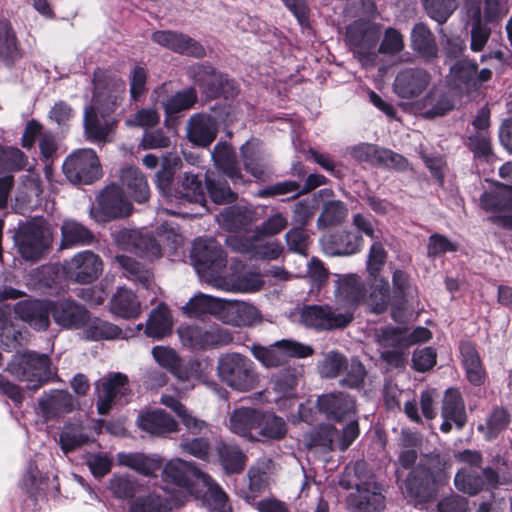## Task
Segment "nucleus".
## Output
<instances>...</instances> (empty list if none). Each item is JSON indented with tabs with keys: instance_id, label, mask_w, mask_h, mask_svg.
<instances>
[{
	"instance_id": "1",
	"label": "nucleus",
	"mask_w": 512,
	"mask_h": 512,
	"mask_svg": "<svg viewBox=\"0 0 512 512\" xmlns=\"http://www.w3.org/2000/svg\"><path fill=\"white\" fill-rule=\"evenodd\" d=\"M339 485L353 490L346 497V504L352 512H381L385 507V497L381 485L363 460L347 466L339 479Z\"/></svg>"
},
{
	"instance_id": "2",
	"label": "nucleus",
	"mask_w": 512,
	"mask_h": 512,
	"mask_svg": "<svg viewBox=\"0 0 512 512\" xmlns=\"http://www.w3.org/2000/svg\"><path fill=\"white\" fill-rule=\"evenodd\" d=\"M206 474L192 461L177 458L167 462L162 467V512L181 507L186 493L193 495L195 484Z\"/></svg>"
},
{
	"instance_id": "3",
	"label": "nucleus",
	"mask_w": 512,
	"mask_h": 512,
	"mask_svg": "<svg viewBox=\"0 0 512 512\" xmlns=\"http://www.w3.org/2000/svg\"><path fill=\"white\" fill-rule=\"evenodd\" d=\"M190 258L199 278L216 288L224 276L227 255L214 238H198L194 241Z\"/></svg>"
},
{
	"instance_id": "4",
	"label": "nucleus",
	"mask_w": 512,
	"mask_h": 512,
	"mask_svg": "<svg viewBox=\"0 0 512 512\" xmlns=\"http://www.w3.org/2000/svg\"><path fill=\"white\" fill-rule=\"evenodd\" d=\"M7 369L11 375L26 382L27 388L33 391L56 377L49 356L31 351L14 356Z\"/></svg>"
},
{
	"instance_id": "5",
	"label": "nucleus",
	"mask_w": 512,
	"mask_h": 512,
	"mask_svg": "<svg viewBox=\"0 0 512 512\" xmlns=\"http://www.w3.org/2000/svg\"><path fill=\"white\" fill-rule=\"evenodd\" d=\"M217 375L223 383L239 392L254 389L258 382L254 362L236 352L225 353L218 358Z\"/></svg>"
},
{
	"instance_id": "6",
	"label": "nucleus",
	"mask_w": 512,
	"mask_h": 512,
	"mask_svg": "<svg viewBox=\"0 0 512 512\" xmlns=\"http://www.w3.org/2000/svg\"><path fill=\"white\" fill-rule=\"evenodd\" d=\"M187 77L197 86L201 93L210 99L220 96L233 98L238 93L235 81L209 62L194 63L187 69Z\"/></svg>"
},
{
	"instance_id": "7",
	"label": "nucleus",
	"mask_w": 512,
	"mask_h": 512,
	"mask_svg": "<svg viewBox=\"0 0 512 512\" xmlns=\"http://www.w3.org/2000/svg\"><path fill=\"white\" fill-rule=\"evenodd\" d=\"M300 322L318 332L339 330L352 322V313L351 310H343L337 305H305L301 309Z\"/></svg>"
},
{
	"instance_id": "8",
	"label": "nucleus",
	"mask_w": 512,
	"mask_h": 512,
	"mask_svg": "<svg viewBox=\"0 0 512 512\" xmlns=\"http://www.w3.org/2000/svg\"><path fill=\"white\" fill-rule=\"evenodd\" d=\"M93 104L103 114H112L126 95V83L117 75L97 68L93 74Z\"/></svg>"
},
{
	"instance_id": "9",
	"label": "nucleus",
	"mask_w": 512,
	"mask_h": 512,
	"mask_svg": "<svg viewBox=\"0 0 512 512\" xmlns=\"http://www.w3.org/2000/svg\"><path fill=\"white\" fill-rule=\"evenodd\" d=\"M381 34L379 27L365 21H355L346 29V41L354 56L363 66H374L377 60V45Z\"/></svg>"
},
{
	"instance_id": "10",
	"label": "nucleus",
	"mask_w": 512,
	"mask_h": 512,
	"mask_svg": "<svg viewBox=\"0 0 512 512\" xmlns=\"http://www.w3.org/2000/svg\"><path fill=\"white\" fill-rule=\"evenodd\" d=\"M14 240L25 260L37 261L50 248L52 235L41 222L30 221L19 227Z\"/></svg>"
},
{
	"instance_id": "11",
	"label": "nucleus",
	"mask_w": 512,
	"mask_h": 512,
	"mask_svg": "<svg viewBox=\"0 0 512 512\" xmlns=\"http://www.w3.org/2000/svg\"><path fill=\"white\" fill-rule=\"evenodd\" d=\"M63 173L73 184H91L102 176L96 152L90 148L78 149L64 161Z\"/></svg>"
},
{
	"instance_id": "12",
	"label": "nucleus",
	"mask_w": 512,
	"mask_h": 512,
	"mask_svg": "<svg viewBox=\"0 0 512 512\" xmlns=\"http://www.w3.org/2000/svg\"><path fill=\"white\" fill-rule=\"evenodd\" d=\"M132 209V204L125 198L122 190L116 185H110L98 195L89 209V214L97 222H107L129 216Z\"/></svg>"
},
{
	"instance_id": "13",
	"label": "nucleus",
	"mask_w": 512,
	"mask_h": 512,
	"mask_svg": "<svg viewBox=\"0 0 512 512\" xmlns=\"http://www.w3.org/2000/svg\"><path fill=\"white\" fill-rule=\"evenodd\" d=\"M492 78V71L488 68L478 70L475 60L468 58L458 59L449 69L448 82L460 92L470 94L478 91L482 85Z\"/></svg>"
},
{
	"instance_id": "14",
	"label": "nucleus",
	"mask_w": 512,
	"mask_h": 512,
	"mask_svg": "<svg viewBox=\"0 0 512 512\" xmlns=\"http://www.w3.org/2000/svg\"><path fill=\"white\" fill-rule=\"evenodd\" d=\"M177 333L182 345L192 350H207L233 341L228 330L218 327L207 329L197 325H181Z\"/></svg>"
},
{
	"instance_id": "15",
	"label": "nucleus",
	"mask_w": 512,
	"mask_h": 512,
	"mask_svg": "<svg viewBox=\"0 0 512 512\" xmlns=\"http://www.w3.org/2000/svg\"><path fill=\"white\" fill-rule=\"evenodd\" d=\"M96 391L97 411L101 415L108 414L117 401L127 403L131 394L129 379L127 375L120 372L110 373L99 379L96 383Z\"/></svg>"
},
{
	"instance_id": "16",
	"label": "nucleus",
	"mask_w": 512,
	"mask_h": 512,
	"mask_svg": "<svg viewBox=\"0 0 512 512\" xmlns=\"http://www.w3.org/2000/svg\"><path fill=\"white\" fill-rule=\"evenodd\" d=\"M115 243L123 250L134 252L143 257H157L160 247L152 231L146 228H121L112 232Z\"/></svg>"
},
{
	"instance_id": "17",
	"label": "nucleus",
	"mask_w": 512,
	"mask_h": 512,
	"mask_svg": "<svg viewBox=\"0 0 512 512\" xmlns=\"http://www.w3.org/2000/svg\"><path fill=\"white\" fill-rule=\"evenodd\" d=\"M78 401L67 390L50 389L37 400L36 413L45 423L59 421L72 413Z\"/></svg>"
},
{
	"instance_id": "18",
	"label": "nucleus",
	"mask_w": 512,
	"mask_h": 512,
	"mask_svg": "<svg viewBox=\"0 0 512 512\" xmlns=\"http://www.w3.org/2000/svg\"><path fill=\"white\" fill-rule=\"evenodd\" d=\"M260 236L253 234L230 235L225 242L233 251L248 254L251 258L261 260H276L283 253L282 244L275 240L270 242H260Z\"/></svg>"
},
{
	"instance_id": "19",
	"label": "nucleus",
	"mask_w": 512,
	"mask_h": 512,
	"mask_svg": "<svg viewBox=\"0 0 512 512\" xmlns=\"http://www.w3.org/2000/svg\"><path fill=\"white\" fill-rule=\"evenodd\" d=\"M65 277L79 284H90L94 282L103 271V262L99 255L84 250L76 253L63 265Z\"/></svg>"
},
{
	"instance_id": "20",
	"label": "nucleus",
	"mask_w": 512,
	"mask_h": 512,
	"mask_svg": "<svg viewBox=\"0 0 512 512\" xmlns=\"http://www.w3.org/2000/svg\"><path fill=\"white\" fill-rule=\"evenodd\" d=\"M401 488L416 505L430 502L437 494L434 474L430 468L423 465H417L409 472Z\"/></svg>"
},
{
	"instance_id": "21",
	"label": "nucleus",
	"mask_w": 512,
	"mask_h": 512,
	"mask_svg": "<svg viewBox=\"0 0 512 512\" xmlns=\"http://www.w3.org/2000/svg\"><path fill=\"white\" fill-rule=\"evenodd\" d=\"M317 408L328 420L343 422L355 417L356 400L345 392H332L318 396Z\"/></svg>"
},
{
	"instance_id": "22",
	"label": "nucleus",
	"mask_w": 512,
	"mask_h": 512,
	"mask_svg": "<svg viewBox=\"0 0 512 512\" xmlns=\"http://www.w3.org/2000/svg\"><path fill=\"white\" fill-rule=\"evenodd\" d=\"M431 74L424 68H404L397 72L393 91L402 99L420 96L431 82Z\"/></svg>"
},
{
	"instance_id": "23",
	"label": "nucleus",
	"mask_w": 512,
	"mask_h": 512,
	"mask_svg": "<svg viewBox=\"0 0 512 512\" xmlns=\"http://www.w3.org/2000/svg\"><path fill=\"white\" fill-rule=\"evenodd\" d=\"M197 100V90L191 86L177 91L165 103H162L165 112L164 124L169 134L174 137L177 135L180 114L192 108Z\"/></svg>"
},
{
	"instance_id": "24",
	"label": "nucleus",
	"mask_w": 512,
	"mask_h": 512,
	"mask_svg": "<svg viewBox=\"0 0 512 512\" xmlns=\"http://www.w3.org/2000/svg\"><path fill=\"white\" fill-rule=\"evenodd\" d=\"M441 417L443 419L440 430L449 433L454 424L457 430L461 431L467 423L465 402L461 392L457 388H448L444 393L441 406Z\"/></svg>"
},
{
	"instance_id": "25",
	"label": "nucleus",
	"mask_w": 512,
	"mask_h": 512,
	"mask_svg": "<svg viewBox=\"0 0 512 512\" xmlns=\"http://www.w3.org/2000/svg\"><path fill=\"white\" fill-rule=\"evenodd\" d=\"M363 244V237L349 230H337L321 239L323 252L331 257L355 255L361 251Z\"/></svg>"
},
{
	"instance_id": "26",
	"label": "nucleus",
	"mask_w": 512,
	"mask_h": 512,
	"mask_svg": "<svg viewBox=\"0 0 512 512\" xmlns=\"http://www.w3.org/2000/svg\"><path fill=\"white\" fill-rule=\"evenodd\" d=\"M217 133L218 120L208 113H194L187 121L186 137L193 146L208 147L216 139Z\"/></svg>"
},
{
	"instance_id": "27",
	"label": "nucleus",
	"mask_w": 512,
	"mask_h": 512,
	"mask_svg": "<svg viewBox=\"0 0 512 512\" xmlns=\"http://www.w3.org/2000/svg\"><path fill=\"white\" fill-rule=\"evenodd\" d=\"M454 483L459 491L476 495L485 486L496 488L501 481L498 473L490 467L483 469L481 473L462 468L456 473Z\"/></svg>"
},
{
	"instance_id": "28",
	"label": "nucleus",
	"mask_w": 512,
	"mask_h": 512,
	"mask_svg": "<svg viewBox=\"0 0 512 512\" xmlns=\"http://www.w3.org/2000/svg\"><path fill=\"white\" fill-rule=\"evenodd\" d=\"M88 310L72 299L51 302V314L56 324L64 329H80L88 321Z\"/></svg>"
},
{
	"instance_id": "29",
	"label": "nucleus",
	"mask_w": 512,
	"mask_h": 512,
	"mask_svg": "<svg viewBox=\"0 0 512 512\" xmlns=\"http://www.w3.org/2000/svg\"><path fill=\"white\" fill-rule=\"evenodd\" d=\"M96 107L89 105L84 110V134L92 143H106L114 131L116 120L107 118Z\"/></svg>"
},
{
	"instance_id": "30",
	"label": "nucleus",
	"mask_w": 512,
	"mask_h": 512,
	"mask_svg": "<svg viewBox=\"0 0 512 512\" xmlns=\"http://www.w3.org/2000/svg\"><path fill=\"white\" fill-rule=\"evenodd\" d=\"M366 289L362 279L354 274L346 275L338 280L336 290L337 306L343 310H351L352 320L354 312L365 299Z\"/></svg>"
},
{
	"instance_id": "31",
	"label": "nucleus",
	"mask_w": 512,
	"mask_h": 512,
	"mask_svg": "<svg viewBox=\"0 0 512 512\" xmlns=\"http://www.w3.org/2000/svg\"><path fill=\"white\" fill-rule=\"evenodd\" d=\"M214 461L226 475H233L244 470L247 456L237 444L219 439L214 444Z\"/></svg>"
},
{
	"instance_id": "32",
	"label": "nucleus",
	"mask_w": 512,
	"mask_h": 512,
	"mask_svg": "<svg viewBox=\"0 0 512 512\" xmlns=\"http://www.w3.org/2000/svg\"><path fill=\"white\" fill-rule=\"evenodd\" d=\"M244 168L256 179H264L271 172L270 156L258 141H247L240 148Z\"/></svg>"
},
{
	"instance_id": "33",
	"label": "nucleus",
	"mask_w": 512,
	"mask_h": 512,
	"mask_svg": "<svg viewBox=\"0 0 512 512\" xmlns=\"http://www.w3.org/2000/svg\"><path fill=\"white\" fill-rule=\"evenodd\" d=\"M261 421V411L255 408L240 407L229 417V429L232 433L250 441H259L256 437Z\"/></svg>"
},
{
	"instance_id": "34",
	"label": "nucleus",
	"mask_w": 512,
	"mask_h": 512,
	"mask_svg": "<svg viewBox=\"0 0 512 512\" xmlns=\"http://www.w3.org/2000/svg\"><path fill=\"white\" fill-rule=\"evenodd\" d=\"M14 311L20 319L36 330H46L49 327L51 303L39 300L20 301L15 305Z\"/></svg>"
},
{
	"instance_id": "35",
	"label": "nucleus",
	"mask_w": 512,
	"mask_h": 512,
	"mask_svg": "<svg viewBox=\"0 0 512 512\" xmlns=\"http://www.w3.org/2000/svg\"><path fill=\"white\" fill-rule=\"evenodd\" d=\"M411 48L425 63L438 58V46L432 31L422 22L416 23L410 34Z\"/></svg>"
},
{
	"instance_id": "36",
	"label": "nucleus",
	"mask_w": 512,
	"mask_h": 512,
	"mask_svg": "<svg viewBox=\"0 0 512 512\" xmlns=\"http://www.w3.org/2000/svg\"><path fill=\"white\" fill-rule=\"evenodd\" d=\"M417 296L418 290L410 275L402 269H395L392 272V307L403 310Z\"/></svg>"
},
{
	"instance_id": "37",
	"label": "nucleus",
	"mask_w": 512,
	"mask_h": 512,
	"mask_svg": "<svg viewBox=\"0 0 512 512\" xmlns=\"http://www.w3.org/2000/svg\"><path fill=\"white\" fill-rule=\"evenodd\" d=\"M223 322L236 327L251 326L261 320L259 310L246 302H233L224 305Z\"/></svg>"
},
{
	"instance_id": "38",
	"label": "nucleus",
	"mask_w": 512,
	"mask_h": 512,
	"mask_svg": "<svg viewBox=\"0 0 512 512\" xmlns=\"http://www.w3.org/2000/svg\"><path fill=\"white\" fill-rule=\"evenodd\" d=\"M162 46L189 57L204 58L206 49L190 36L175 31H162Z\"/></svg>"
},
{
	"instance_id": "39",
	"label": "nucleus",
	"mask_w": 512,
	"mask_h": 512,
	"mask_svg": "<svg viewBox=\"0 0 512 512\" xmlns=\"http://www.w3.org/2000/svg\"><path fill=\"white\" fill-rule=\"evenodd\" d=\"M199 484L206 489L202 500L210 512H232L227 493L209 474L203 475Z\"/></svg>"
},
{
	"instance_id": "40",
	"label": "nucleus",
	"mask_w": 512,
	"mask_h": 512,
	"mask_svg": "<svg viewBox=\"0 0 512 512\" xmlns=\"http://www.w3.org/2000/svg\"><path fill=\"white\" fill-rule=\"evenodd\" d=\"M467 15L471 25L470 49L473 52H480L490 38L491 29L488 27V23L483 21L482 8L479 3L471 4L467 9Z\"/></svg>"
},
{
	"instance_id": "41",
	"label": "nucleus",
	"mask_w": 512,
	"mask_h": 512,
	"mask_svg": "<svg viewBox=\"0 0 512 512\" xmlns=\"http://www.w3.org/2000/svg\"><path fill=\"white\" fill-rule=\"evenodd\" d=\"M120 181L130 197L136 202L143 203L150 197L148 183L137 167L127 166L121 170Z\"/></svg>"
},
{
	"instance_id": "42",
	"label": "nucleus",
	"mask_w": 512,
	"mask_h": 512,
	"mask_svg": "<svg viewBox=\"0 0 512 512\" xmlns=\"http://www.w3.org/2000/svg\"><path fill=\"white\" fill-rule=\"evenodd\" d=\"M225 176L214 171L204 174L205 188L215 204H229L237 200V193L232 191Z\"/></svg>"
},
{
	"instance_id": "43",
	"label": "nucleus",
	"mask_w": 512,
	"mask_h": 512,
	"mask_svg": "<svg viewBox=\"0 0 512 512\" xmlns=\"http://www.w3.org/2000/svg\"><path fill=\"white\" fill-rule=\"evenodd\" d=\"M423 116L426 119H434L443 116L454 107L450 95L439 87H433L422 100Z\"/></svg>"
},
{
	"instance_id": "44",
	"label": "nucleus",
	"mask_w": 512,
	"mask_h": 512,
	"mask_svg": "<svg viewBox=\"0 0 512 512\" xmlns=\"http://www.w3.org/2000/svg\"><path fill=\"white\" fill-rule=\"evenodd\" d=\"M215 166L223 171L235 184L242 182V174L236 165V155L226 142L217 143L211 153Z\"/></svg>"
},
{
	"instance_id": "45",
	"label": "nucleus",
	"mask_w": 512,
	"mask_h": 512,
	"mask_svg": "<svg viewBox=\"0 0 512 512\" xmlns=\"http://www.w3.org/2000/svg\"><path fill=\"white\" fill-rule=\"evenodd\" d=\"M94 239L93 233L81 223L66 219L61 225V249L78 245H89Z\"/></svg>"
},
{
	"instance_id": "46",
	"label": "nucleus",
	"mask_w": 512,
	"mask_h": 512,
	"mask_svg": "<svg viewBox=\"0 0 512 512\" xmlns=\"http://www.w3.org/2000/svg\"><path fill=\"white\" fill-rule=\"evenodd\" d=\"M460 353L467 380L474 386H481L485 381V371L477 350L471 343L465 342L460 345Z\"/></svg>"
},
{
	"instance_id": "47",
	"label": "nucleus",
	"mask_w": 512,
	"mask_h": 512,
	"mask_svg": "<svg viewBox=\"0 0 512 512\" xmlns=\"http://www.w3.org/2000/svg\"><path fill=\"white\" fill-rule=\"evenodd\" d=\"M225 304L224 299L199 293L183 306V310L190 317H201L205 314L222 315Z\"/></svg>"
},
{
	"instance_id": "48",
	"label": "nucleus",
	"mask_w": 512,
	"mask_h": 512,
	"mask_svg": "<svg viewBox=\"0 0 512 512\" xmlns=\"http://www.w3.org/2000/svg\"><path fill=\"white\" fill-rule=\"evenodd\" d=\"M111 312L122 318H136L141 306L137 296L127 288H119L110 301Z\"/></svg>"
},
{
	"instance_id": "49",
	"label": "nucleus",
	"mask_w": 512,
	"mask_h": 512,
	"mask_svg": "<svg viewBox=\"0 0 512 512\" xmlns=\"http://www.w3.org/2000/svg\"><path fill=\"white\" fill-rule=\"evenodd\" d=\"M115 262L121 268L125 278L135 284L142 285L144 288H150L153 282V275L140 262L125 255H116Z\"/></svg>"
},
{
	"instance_id": "50",
	"label": "nucleus",
	"mask_w": 512,
	"mask_h": 512,
	"mask_svg": "<svg viewBox=\"0 0 512 512\" xmlns=\"http://www.w3.org/2000/svg\"><path fill=\"white\" fill-rule=\"evenodd\" d=\"M162 405L171 409L176 414L189 433L201 434L208 429V423L192 415L178 399L162 395Z\"/></svg>"
},
{
	"instance_id": "51",
	"label": "nucleus",
	"mask_w": 512,
	"mask_h": 512,
	"mask_svg": "<svg viewBox=\"0 0 512 512\" xmlns=\"http://www.w3.org/2000/svg\"><path fill=\"white\" fill-rule=\"evenodd\" d=\"M22 57L15 33L9 22H0V58L8 66Z\"/></svg>"
},
{
	"instance_id": "52",
	"label": "nucleus",
	"mask_w": 512,
	"mask_h": 512,
	"mask_svg": "<svg viewBox=\"0 0 512 512\" xmlns=\"http://www.w3.org/2000/svg\"><path fill=\"white\" fill-rule=\"evenodd\" d=\"M481 206L489 212H512V186L501 184L495 191L481 196Z\"/></svg>"
},
{
	"instance_id": "53",
	"label": "nucleus",
	"mask_w": 512,
	"mask_h": 512,
	"mask_svg": "<svg viewBox=\"0 0 512 512\" xmlns=\"http://www.w3.org/2000/svg\"><path fill=\"white\" fill-rule=\"evenodd\" d=\"M84 335L88 340H111L116 338H125L122 330L107 321L101 320L99 318L90 319L88 316V321L84 325Z\"/></svg>"
},
{
	"instance_id": "54",
	"label": "nucleus",
	"mask_w": 512,
	"mask_h": 512,
	"mask_svg": "<svg viewBox=\"0 0 512 512\" xmlns=\"http://www.w3.org/2000/svg\"><path fill=\"white\" fill-rule=\"evenodd\" d=\"M286 433L287 425L282 417L261 411V421L256 435V437H259V441L264 439L279 440Z\"/></svg>"
},
{
	"instance_id": "55",
	"label": "nucleus",
	"mask_w": 512,
	"mask_h": 512,
	"mask_svg": "<svg viewBox=\"0 0 512 512\" xmlns=\"http://www.w3.org/2000/svg\"><path fill=\"white\" fill-rule=\"evenodd\" d=\"M89 441L90 438L81 422L65 424L60 433L59 442L64 453L74 451Z\"/></svg>"
},
{
	"instance_id": "56",
	"label": "nucleus",
	"mask_w": 512,
	"mask_h": 512,
	"mask_svg": "<svg viewBox=\"0 0 512 512\" xmlns=\"http://www.w3.org/2000/svg\"><path fill=\"white\" fill-rule=\"evenodd\" d=\"M262 285L263 282L258 275L245 273L235 279L223 276L216 288L227 292H255L260 290Z\"/></svg>"
},
{
	"instance_id": "57",
	"label": "nucleus",
	"mask_w": 512,
	"mask_h": 512,
	"mask_svg": "<svg viewBox=\"0 0 512 512\" xmlns=\"http://www.w3.org/2000/svg\"><path fill=\"white\" fill-rule=\"evenodd\" d=\"M117 461L120 465L130 467L145 476H156L160 462L139 453H118Z\"/></svg>"
},
{
	"instance_id": "58",
	"label": "nucleus",
	"mask_w": 512,
	"mask_h": 512,
	"mask_svg": "<svg viewBox=\"0 0 512 512\" xmlns=\"http://www.w3.org/2000/svg\"><path fill=\"white\" fill-rule=\"evenodd\" d=\"M465 144L473 153L475 159L486 163L492 160L493 151L488 131H475L468 136Z\"/></svg>"
},
{
	"instance_id": "59",
	"label": "nucleus",
	"mask_w": 512,
	"mask_h": 512,
	"mask_svg": "<svg viewBox=\"0 0 512 512\" xmlns=\"http://www.w3.org/2000/svg\"><path fill=\"white\" fill-rule=\"evenodd\" d=\"M348 214L346 205L340 200H332L324 203L322 211L317 219L319 229L340 224Z\"/></svg>"
},
{
	"instance_id": "60",
	"label": "nucleus",
	"mask_w": 512,
	"mask_h": 512,
	"mask_svg": "<svg viewBox=\"0 0 512 512\" xmlns=\"http://www.w3.org/2000/svg\"><path fill=\"white\" fill-rule=\"evenodd\" d=\"M427 15L439 25H443L458 7L457 0H422Z\"/></svg>"
},
{
	"instance_id": "61",
	"label": "nucleus",
	"mask_w": 512,
	"mask_h": 512,
	"mask_svg": "<svg viewBox=\"0 0 512 512\" xmlns=\"http://www.w3.org/2000/svg\"><path fill=\"white\" fill-rule=\"evenodd\" d=\"M182 190L180 193V199H187L190 202L203 203L206 201L205 198V186L203 180L199 175L191 172H185L182 179Z\"/></svg>"
},
{
	"instance_id": "62",
	"label": "nucleus",
	"mask_w": 512,
	"mask_h": 512,
	"mask_svg": "<svg viewBox=\"0 0 512 512\" xmlns=\"http://www.w3.org/2000/svg\"><path fill=\"white\" fill-rule=\"evenodd\" d=\"M180 447L183 452L205 462H214V447L212 448L209 439L195 437L182 440Z\"/></svg>"
},
{
	"instance_id": "63",
	"label": "nucleus",
	"mask_w": 512,
	"mask_h": 512,
	"mask_svg": "<svg viewBox=\"0 0 512 512\" xmlns=\"http://www.w3.org/2000/svg\"><path fill=\"white\" fill-rule=\"evenodd\" d=\"M250 349L254 358L266 368L278 367L285 364L278 341L269 346L253 344Z\"/></svg>"
},
{
	"instance_id": "64",
	"label": "nucleus",
	"mask_w": 512,
	"mask_h": 512,
	"mask_svg": "<svg viewBox=\"0 0 512 512\" xmlns=\"http://www.w3.org/2000/svg\"><path fill=\"white\" fill-rule=\"evenodd\" d=\"M388 253L379 240H375L369 248L366 258V271L370 279H376L384 269Z\"/></svg>"
}]
</instances>
